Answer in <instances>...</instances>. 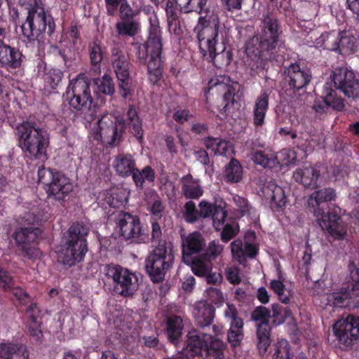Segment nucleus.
<instances>
[{
	"label": "nucleus",
	"instance_id": "1",
	"mask_svg": "<svg viewBox=\"0 0 359 359\" xmlns=\"http://www.w3.org/2000/svg\"><path fill=\"white\" fill-rule=\"evenodd\" d=\"M259 36H254L245 45V65L255 76L267 69L269 61L280 65L285 60V44L283 28L272 13L263 15Z\"/></svg>",
	"mask_w": 359,
	"mask_h": 359
},
{
	"label": "nucleus",
	"instance_id": "2",
	"mask_svg": "<svg viewBox=\"0 0 359 359\" xmlns=\"http://www.w3.org/2000/svg\"><path fill=\"white\" fill-rule=\"evenodd\" d=\"M96 87L95 92L111 96L115 93V85L112 77L104 74L100 78L93 79ZM92 79L86 74L80 73L70 79L66 90V97L69 106L76 112L83 114L88 123L93 121L97 116L98 104L94 100L90 86Z\"/></svg>",
	"mask_w": 359,
	"mask_h": 359
},
{
	"label": "nucleus",
	"instance_id": "3",
	"mask_svg": "<svg viewBox=\"0 0 359 359\" xmlns=\"http://www.w3.org/2000/svg\"><path fill=\"white\" fill-rule=\"evenodd\" d=\"M142 11L152 14L149 18V27L147 40L136 43L135 55L140 64L147 66L148 79L153 85H158L163 78L165 61L163 52L162 30L157 15L151 6H144Z\"/></svg>",
	"mask_w": 359,
	"mask_h": 359
},
{
	"label": "nucleus",
	"instance_id": "4",
	"mask_svg": "<svg viewBox=\"0 0 359 359\" xmlns=\"http://www.w3.org/2000/svg\"><path fill=\"white\" fill-rule=\"evenodd\" d=\"M99 131L96 134L107 147H118L123 140V135L127 127L140 144L144 141L142 121L136 108L130 104L123 116L106 114L97 121Z\"/></svg>",
	"mask_w": 359,
	"mask_h": 359
},
{
	"label": "nucleus",
	"instance_id": "5",
	"mask_svg": "<svg viewBox=\"0 0 359 359\" xmlns=\"http://www.w3.org/2000/svg\"><path fill=\"white\" fill-rule=\"evenodd\" d=\"M17 144L22 153L32 159L46 157L50 144L49 133L35 116H29L18 123L14 129Z\"/></svg>",
	"mask_w": 359,
	"mask_h": 359
},
{
	"label": "nucleus",
	"instance_id": "6",
	"mask_svg": "<svg viewBox=\"0 0 359 359\" xmlns=\"http://www.w3.org/2000/svg\"><path fill=\"white\" fill-rule=\"evenodd\" d=\"M228 37L229 29L224 24L196 35L204 59L217 68L226 67L231 62L232 53L226 47Z\"/></svg>",
	"mask_w": 359,
	"mask_h": 359
},
{
	"label": "nucleus",
	"instance_id": "7",
	"mask_svg": "<svg viewBox=\"0 0 359 359\" xmlns=\"http://www.w3.org/2000/svg\"><path fill=\"white\" fill-rule=\"evenodd\" d=\"M89 231L88 225L83 222L72 223L62 236L58 262L67 268L83 262L88 252Z\"/></svg>",
	"mask_w": 359,
	"mask_h": 359
},
{
	"label": "nucleus",
	"instance_id": "8",
	"mask_svg": "<svg viewBox=\"0 0 359 359\" xmlns=\"http://www.w3.org/2000/svg\"><path fill=\"white\" fill-rule=\"evenodd\" d=\"M44 0H34L28 11L25 22L21 26L22 34L29 41L39 40L46 33L51 36L55 30V23L50 12L43 6Z\"/></svg>",
	"mask_w": 359,
	"mask_h": 359
},
{
	"label": "nucleus",
	"instance_id": "9",
	"mask_svg": "<svg viewBox=\"0 0 359 359\" xmlns=\"http://www.w3.org/2000/svg\"><path fill=\"white\" fill-rule=\"evenodd\" d=\"M38 219L31 212H26L22 217L20 226L16 228L13 238L18 248L23 253V256L30 260L39 257L40 250L37 247V240L41 230L36 226Z\"/></svg>",
	"mask_w": 359,
	"mask_h": 359
},
{
	"label": "nucleus",
	"instance_id": "10",
	"mask_svg": "<svg viewBox=\"0 0 359 359\" xmlns=\"http://www.w3.org/2000/svg\"><path fill=\"white\" fill-rule=\"evenodd\" d=\"M175 255L172 245L161 241L149 252L145 260V270L153 283H161L173 266Z\"/></svg>",
	"mask_w": 359,
	"mask_h": 359
},
{
	"label": "nucleus",
	"instance_id": "11",
	"mask_svg": "<svg viewBox=\"0 0 359 359\" xmlns=\"http://www.w3.org/2000/svg\"><path fill=\"white\" fill-rule=\"evenodd\" d=\"M113 168L121 177L131 176L137 190L144 189L145 182L152 183L156 180L154 170L150 165L137 168L134 156L129 153H118L114 159Z\"/></svg>",
	"mask_w": 359,
	"mask_h": 359
},
{
	"label": "nucleus",
	"instance_id": "12",
	"mask_svg": "<svg viewBox=\"0 0 359 359\" xmlns=\"http://www.w3.org/2000/svg\"><path fill=\"white\" fill-rule=\"evenodd\" d=\"M348 267L351 284L327 294L322 301L325 306L332 309H359V268L353 263L350 264Z\"/></svg>",
	"mask_w": 359,
	"mask_h": 359
},
{
	"label": "nucleus",
	"instance_id": "13",
	"mask_svg": "<svg viewBox=\"0 0 359 359\" xmlns=\"http://www.w3.org/2000/svg\"><path fill=\"white\" fill-rule=\"evenodd\" d=\"M38 177L39 181L44 184L48 198L59 202L65 201L73 190L70 179L56 169L42 165L38 169Z\"/></svg>",
	"mask_w": 359,
	"mask_h": 359
},
{
	"label": "nucleus",
	"instance_id": "14",
	"mask_svg": "<svg viewBox=\"0 0 359 359\" xmlns=\"http://www.w3.org/2000/svg\"><path fill=\"white\" fill-rule=\"evenodd\" d=\"M115 223V229L126 240L134 238L138 243L150 240L147 230L143 226L139 216L128 212L118 210L111 215Z\"/></svg>",
	"mask_w": 359,
	"mask_h": 359
},
{
	"label": "nucleus",
	"instance_id": "15",
	"mask_svg": "<svg viewBox=\"0 0 359 359\" xmlns=\"http://www.w3.org/2000/svg\"><path fill=\"white\" fill-rule=\"evenodd\" d=\"M110 62L117 79L118 92L126 100L133 93L129 58L122 49L114 46L111 48Z\"/></svg>",
	"mask_w": 359,
	"mask_h": 359
},
{
	"label": "nucleus",
	"instance_id": "16",
	"mask_svg": "<svg viewBox=\"0 0 359 359\" xmlns=\"http://www.w3.org/2000/svg\"><path fill=\"white\" fill-rule=\"evenodd\" d=\"M311 79L310 69L299 63H291L285 70L283 90L290 98L297 97L306 91Z\"/></svg>",
	"mask_w": 359,
	"mask_h": 359
},
{
	"label": "nucleus",
	"instance_id": "17",
	"mask_svg": "<svg viewBox=\"0 0 359 359\" xmlns=\"http://www.w3.org/2000/svg\"><path fill=\"white\" fill-rule=\"evenodd\" d=\"M105 275L108 278L112 279L114 291L121 296L130 297L138 287V278L136 274L120 265L107 264Z\"/></svg>",
	"mask_w": 359,
	"mask_h": 359
},
{
	"label": "nucleus",
	"instance_id": "18",
	"mask_svg": "<svg viewBox=\"0 0 359 359\" xmlns=\"http://www.w3.org/2000/svg\"><path fill=\"white\" fill-rule=\"evenodd\" d=\"M190 6L185 10L184 13L196 12L200 15L194 29L196 35L222 25L218 13L212 10L208 4V0H190Z\"/></svg>",
	"mask_w": 359,
	"mask_h": 359
},
{
	"label": "nucleus",
	"instance_id": "19",
	"mask_svg": "<svg viewBox=\"0 0 359 359\" xmlns=\"http://www.w3.org/2000/svg\"><path fill=\"white\" fill-rule=\"evenodd\" d=\"M332 331L343 348L351 347L359 339V316L349 313L341 318L333 325Z\"/></svg>",
	"mask_w": 359,
	"mask_h": 359
},
{
	"label": "nucleus",
	"instance_id": "20",
	"mask_svg": "<svg viewBox=\"0 0 359 359\" xmlns=\"http://www.w3.org/2000/svg\"><path fill=\"white\" fill-rule=\"evenodd\" d=\"M271 313V311L264 306H259L255 307L251 313L252 320L257 323V346L259 353L261 355H264L266 353L267 349L271 343V327L269 325Z\"/></svg>",
	"mask_w": 359,
	"mask_h": 359
},
{
	"label": "nucleus",
	"instance_id": "21",
	"mask_svg": "<svg viewBox=\"0 0 359 359\" xmlns=\"http://www.w3.org/2000/svg\"><path fill=\"white\" fill-rule=\"evenodd\" d=\"M339 208L329 209L327 212L323 211L321 217L318 219L319 225L323 230L327 231L336 239H341L346 234V227L339 214Z\"/></svg>",
	"mask_w": 359,
	"mask_h": 359
},
{
	"label": "nucleus",
	"instance_id": "22",
	"mask_svg": "<svg viewBox=\"0 0 359 359\" xmlns=\"http://www.w3.org/2000/svg\"><path fill=\"white\" fill-rule=\"evenodd\" d=\"M182 259L194 255H201L205 250L206 240L198 231L180 234Z\"/></svg>",
	"mask_w": 359,
	"mask_h": 359
},
{
	"label": "nucleus",
	"instance_id": "23",
	"mask_svg": "<svg viewBox=\"0 0 359 359\" xmlns=\"http://www.w3.org/2000/svg\"><path fill=\"white\" fill-rule=\"evenodd\" d=\"M224 314L230 320V327L227 332L228 342L232 348L238 347L244 337L243 320L238 316V311L233 305L228 304Z\"/></svg>",
	"mask_w": 359,
	"mask_h": 359
},
{
	"label": "nucleus",
	"instance_id": "24",
	"mask_svg": "<svg viewBox=\"0 0 359 359\" xmlns=\"http://www.w3.org/2000/svg\"><path fill=\"white\" fill-rule=\"evenodd\" d=\"M25 56L19 48L7 44L0 39V65L2 67L16 69L21 67Z\"/></svg>",
	"mask_w": 359,
	"mask_h": 359
},
{
	"label": "nucleus",
	"instance_id": "25",
	"mask_svg": "<svg viewBox=\"0 0 359 359\" xmlns=\"http://www.w3.org/2000/svg\"><path fill=\"white\" fill-rule=\"evenodd\" d=\"M208 333L200 332L196 329L189 331L187 335V341L182 348V354L184 355L188 359H191L196 355L201 354L203 348H205V343L206 337L203 334Z\"/></svg>",
	"mask_w": 359,
	"mask_h": 359
},
{
	"label": "nucleus",
	"instance_id": "26",
	"mask_svg": "<svg viewBox=\"0 0 359 359\" xmlns=\"http://www.w3.org/2000/svg\"><path fill=\"white\" fill-rule=\"evenodd\" d=\"M38 72H43L44 88L48 91L57 89L61 85L64 78V72L57 67L48 68L46 63L41 60L37 65Z\"/></svg>",
	"mask_w": 359,
	"mask_h": 359
},
{
	"label": "nucleus",
	"instance_id": "27",
	"mask_svg": "<svg viewBox=\"0 0 359 359\" xmlns=\"http://www.w3.org/2000/svg\"><path fill=\"white\" fill-rule=\"evenodd\" d=\"M320 177L319 169L312 165L302 166L296 169L293 172V178L295 182L311 189L318 187Z\"/></svg>",
	"mask_w": 359,
	"mask_h": 359
},
{
	"label": "nucleus",
	"instance_id": "28",
	"mask_svg": "<svg viewBox=\"0 0 359 359\" xmlns=\"http://www.w3.org/2000/svg\"><path fill=\"white\" fill-rule=\"evenodd\" d=\"M215 308L207 302L196 304L193 315L196 325L203 330L210 329L215 318Z\"/></svg>",
	"mask_w": 359,
	"mask_h": 359
},
{
	"label": "nucleus",
	"instance_id": "29",
	"mask_svg": "<svg viewBox=\"0 0 359 359\" xmlns=\"http://www.w3.org/2000/svg\"><path fill=\"white\" fill-rule=\"evenodd\" d=\"M270 93L267 90H262L255 101L252 117L255 128L262 127L265 123L266 115L269 109Z\"/></svg>",
	"mask_w": 359,
	"mask_h": 359
},
{
	"label": "nucleus",
	"instance_id": "30",
	"mask_svg": "<svg viewBox=\"0 0 359 359\" xmlns=\"http://www.w3.org/2000/svg\"><path fill=\"white\" fill-rule=\"evenodd\" d=\"M206 337L205 343V356L203 359H224V351L226 344L221 339L210 334H203Z\"/></svg>",
	"mask_w": 359,
	"mask_h": 359
},
{
	"label": "nucleus",
	"instance_id": "31",
	"mask_svg": "<svg viewBox=\"0 0 359 359\" xmlns=\"http://www.w3.org/2000/svg\"><path fill=\"white\" fill-rule=\"evenodd\" d=\"M88 53L90 65V72L95 74L101 73L102 62L104 59V47L102 43L95 39L88 44Z\"/></svg>",
	"mask_w": 359,
	"mask_h": 359
},
{
	"label": "nucleus",
	"instance_id": "32",
	"mask_svg": "<svg viewBox=\"0 0 359 359\" xmlns=\"http://www.w3.org/2000/svg\"><path fill=\"white\" fill-rule=\"evenodd\" d=\"M184 325L181 317L172 315L166 320L165 334L169 342L175 346L180 342Z\"/></svg>",
	"mask_w": 359,
	"mask_h": 359
},
{
	"label": "nucleus",
	"instance_id": "33",
	"mask_svg": "<svg viewBox=\"0 0 359 359\" xmlns=\"http://www.w3.org/2000/svg\"><path fill=\"white\" fill-rule=\"evenodd\" d=\"M182 192L186 198L198 199L203 194V189L199 180L193 177L191 174L184 175L181 180Z\"/></svg>",
	"mask_w": 359,
	"mask_h": 359
},
{
	"label": "nucleus",
	"instance_id": "34",
	"mask_svg": "<svg viewBox=\"0 0 359 359\" xmlns=\"http://www.w3.org/2000/svg\"><path fill=\"white\" fill-rule=\"evenodd\" d=\"M251 159L256 165L264 168L272 169L280 164L276 154L269 149L252 151Z\"/></svg>",
	"mask_w": 359,
	"mask_h": 359
},
{
	"label": "nucleus",
	"instance_id": "35",
	"mask_svg": "<svg viewBox=\"0 0 359 359\" xmlns=\"http://www.w3.org/2000/svg\"><path fill=\"white\" fill-rule=\"evenodd\" d=\"M243 169L239 161L232 158L225 165L224 170V180L228 184H237L242 181Z\"/></svg>",
	"mask_w": 359,
	"mask_h": 359
},
{
	"label": "nucleus",
	"instance_id": "36",
	"mask_svg": "<svg viewBox=\"0 0 359 359\" xmlns=\"http://www.w3.org/2000/svg\"><path fill=\"white\" fill-rule=\"evenodd\" d=\"M129 191L123 187H114L109 189L105 196L106 203L111 208H117L127 203Z\"/></svg>",
	"mask_w": 359,
	"mask_h": 359
},
{
	"label": "nucleus",
	"instance_id": "37",
	"mask_svg": "<svg viewBox=\"0 0 359 359\" xmlns=\"http://www.w3.org/2000/svg\"><path fill=\"white\" fill-rule=\"evenodd\" d=\"M182 262L189 266L192 272L197 276L202 277L210 271L212 263L203 258V255H194L189 258L182 259Z\"/></svg>",
	"mask_w": 359,
	"mask_h": 359
},
{
	"label": "nucleus",
	"instance_id": "38",
	"mask_svg": "<svg viewBox=\"0 0 359 359\" xmlns=\"http://www.w3.org/2000/svg\"><path fill=\"white\" fill-rule=\"evenodd\" d=\"M336 198L335 190L332 188H325L313 192L309 197L308 203L316 211L323 203L334 201Z\"/></svg>",
	"mask_w": 359,
	"mask_h": 359
},
{
	"label": "nucleus",
	"instance_id": "39",
	"mask_svg": "<svg viewBox=\"0 0 359 359\" xmlns=\"http://www.w3.org/2000/svg\"><path fill=\"white\" fill-rule=\"evenodd\" d=\"M339 32L332 30L331 32H325L316 39V44L318 46L332 51H337L339 49L338 43L339 41Z\"/></svg>",
	"mask_w": 359,
	"mask_h": 359
},
{
	"label": "nucleus",
	"instance_id": "40",
	"mask_svg": "<svg viewBox=\"0 0 359 359\" xmlns=\"http://www.w3.org/2000/svg\"><path fill=\"white\" fill-rule=\"evenodd\" d=\"M320 98L325 99L328 108L334 111H341L345 107L344 99L339 95L334 89L325 88Z\"/></svg>",
	"mask_w": 359,
	"mask_h": 359
},
{
	"label": "nucleus",
	"instance_id": "41",
	"mask_svg": "<svg viewBox=\"0 0 359 359\" xmlns=\"http://www.w3.org/2000/svg\"><path fill=\"white\" fill-rule=\"evenodd\" d=\"M269 188L271 191L270 203L271 209L273 211H282L287 203L285 191L282 187L275 184L271 185Z\"/></svg>",
	"mask_w": 359,
	"mask_h": 359
},
{
	"label": "nucleus",
	"instance_id": "42",
	"mask_svg": "<svg viewBox=\"0 0 359 359\" xmlns=\"http://www.w3.org/2000/svg\"><path fill=\"white\" fill-rule=\"evenodd\" d=\"M353 71L346 66H338L333 67L330 79L334 83V86L336 89L340 90L342 88V85L346 84L348 79L351 78V76L353 74Z\"/></svg>",
	"mask_w": 359,
	"mask_h": 359
},
{
	"label": "nucleus",
	"instance_id": "43",
	"mask_svg": "<svg viewBox=\"0 0 359 359\" xmlns=\"http://www.w3.org/2000/svg\"><path fill=\"white\" fill-rule=\"evenodd\" d=\"M116 31L118 36L134 37L140 31V24L137 20L117 22Z\"/></svg>",
	"mask_w": 359,
	"mask_h": 359
},
{
	"label": "nucleus",
	"instance_id": "44",
	"mask_svg": "<svg viewBox=\"0 0 359 359\" xmlns=\"http://www.w3.org/2000/svg\"><path fill=\"white\" fill-rule=\"evenodd\" d=\"M273 324L276 326L283 324L285 320L292 317L291 310L287 306H283L279 304H273L271 306Z\"/></svg>",
	"mask_w": 359,
	"mask_h": 359
},
{
	"label": "nucleus",
	"instance_id": "45",
	"mask_svg": "<svg viewBox=\"0 0 359 359\" xmlns=\"http://www.w3.org/2000/svg\"><path fill=\"white\" fill-rule=\"evenodd\" d=\"M339 90L348 98L353 100L359 99V79L356 77L354 72L346 84L342 85V88Z\"/></svg>",
	"mask_w": 359,
	"mask_h": 359
},
{
	"label": "nucleus",
	"instance_id": "46",
	"mask_svg": "<svg viewBox=\"0 0 359 359\" xmlns=\"http://www.w3.org/2000/svg\"><path fill=\"white\" fill-rule=\"evenodd\" d=\"M290 345L286 339L278 340L275 344V352L273 359H291L293 353L291 352Z\"/></svg>",
	"mask_w": 359,
	"mask_h": 359
},
{
	"label": "nucleus",
	"instance_id": "47",
	"mask_svg": "<svg viewBox=\"0 0 359 359\" xmlns=\"http://www.w3.org/2000/svg\"><path fill=\"white\" fill-rule=\"evenodd\" d=\"M223 250V246L219 245L218 240H213L206 245L205 250L201 253L203 258L208 262L215 260Z\"/></svg>",
	"mask_w": 359,
	"mask_h": 359
},
{
	"label": "nucleus",
	"instance_id": "48",
	"mask_svg": "<svg viewBox=\"0 0 359 359\" xmlns=\"http://www.w3.org/2000/svg\"><path fill=\"white\" fill-rule=\"evenodd\" d=\"M184 219L189 224H194L201 217L199 212L196 209V204L192 201H189L184 204Z\"/></svg>",
	"mask_w": 359,
	"mask_h": 359
},
{
	"label": "nucleus",
	"instance_id": "49",
	"mask_svg": "<svg viewBox=\"0 0 359 359\" xmlns=\"http://www.w3.org/2000/svg\"><path fill=\"white\" fill-rule=\"evenodd\" d=\"M212 223L217 231L220 230L225 222L227 217V211L220 205H217L212 214Z\"/></svg>",
	"mask_w": 359,
	"mask_h": 359
},
{
	"label": "nucleus",
	"instance_id": "50",
	"mask_svg": "<svg viewBox=\"0 0 359 359\" xmlns=\"http://www.w3.org/2000/svg\"><path fill=\"white\" fill-rule=\"evenodd\" d=\"M339 49L337 51L341 54H346L353 50L355 45L354 40L351 36L346 35V32H339Z\"/></svg>",
	"mask_w": 359,
	"mask_h": 359
},
{
	"label": "nucleus",
	"instance_id": "51",
	"mask_svg": "<svg viewBox=\"0 0 359 359\" xmlns=\"http://www.w3.org/2000/svg\"><path fill=\"white\" fill-rule=\"evenodd\" d=\"M165 11L167 20H175L179 18L177 8L179 6L176 4L175 0H161L160 4Z\"/></svg>",
	"mask_w": 359,
	"mask_h": 359
},
{
	"label": "nucleus",
	"instance_id": "52",
	"mask_svg": "<svg viewBox=\"0 0 359 359\" xmlns=\"http://www.w3.org/2000/svg\"><path fill=\"white\" fill-rule=\"evenodd\" d=\"M164 210L165 205H163L161 198L155 193L154 201L148 208V210L152 215L151 219H161L163 216Z\"/></svg>",
	"mask_w": 359,
	"mask_h": 359
},
{
	"label": "nucleus",
	"instance_id": "53",
	"mask_svg": "<svg viewBox=\"0 0 359 359\" xmlns=\"http://www.w3.org/2000/svg\"><path fill=\"white\" fill-rule=\"evenodd\" d=\"M15 285V281L11 273L0 267V289L4 292L11 291Z\"/></svg>",
	"mask_w": 359,
	"mask_h": 359
},
{
	"label": "nucleus",
	"instance_id": "54",
	"mask_svg": "<svg viewBox=\"0 0 359 359\" xmlns=\"http://www.w3.org/2000/svg\"><path fill=\"white\" fill-rule=\"evenodd\" d=\"M192 117L193 114L188 108L176 109L172 114L173 120L180 125L184 124Z\"/></svg>",
	"mask_w": 359,
	"mask_h": 359
},
{
	"label": "nucleus",
	"instance_id": "55",
	"mask_svg": "<svg viewBox=\"0 0 359 359\" xmlns=\"http://www.w3.org/2000/svg\"><path fill=\"white\" fill-rule=\"evenodd\" d=\"M243 243L241 241H234L231 243V252L233 257L237 259L241 264H245L247 262V259L243 256Z\"/></svg>",
	"mask_w": 359,
	"mask_h": 359
},
{
	"label": "nucleus",
	"instance_id": "56",
	"mask_svg": "<svg viewBox=\"0 0 359 359\" xmlns=\"http://www.w3.org/2000/svg\"><path fill=\"white\" fill-rule=\"evenodd\" d=\"M233 201L242 216L250 215L252 207L246 198L240 196H235L233 197Z\"/></svg>",
	"mask_w": 359,
	"mask_h": 359
},
{
	"label": "nucleus",
	"instance_id": "57",
	"mask_svg": "<svg viewBox=\"0 0 359 359\" xmlns=\"http://www.w3.org/2000/svg\"><path fill=\"white\" fill-rule=\"evenodd\" d=\"M119 10V16L121 21L135 20V12L133 10L128 1L122 4L118 8Z\"/></svg>",
	"mask_w": 359,
	"mask_h": 359
},
{
	"label": "nucleus",
	"instance_id": "58",
	"mask_svg": "<svg viewBox=\"0 0 359 359\" xmlns=\"http://www.w3.org/2000/svg\"><path fill=\"white\" fill-rule=\"evenodd\" d=\"M41 326V320H36L34 317H32V321H28V331L29 334L36 339H40L42 337Z\"/></svg>",
	"mask_w": 359,
	"mask_h": 359
},
{
	"label": "nucleus",
	"instance_id": "59",
	"mask_svg": "<svg viewBox=\"0 0 359 359\" xmlns=\"http://www.w3.org/2000/svg\"><path fill=\"white\" fill-rule=\"evenodd\" d=\"M11 290L13 291V296L21 305H27L31 302L30 295L22 288L13 286Z\"/></svg>",
	"mask_w": 359,
	"mask_h": 359
},
{
	"label": "nucleus",
	"instance_id": "60",
	"mask_svg": "<svg viewBox=\"0 0 359 359\" xmlns=\"http://www.w3.org/2000/svg\"><path fill=\"white\" fill-rule=\"evenodd\" d=\"M18 346L12 343H0V358L10 359L14 351L18 350Z\"/></svg>",
	"mask_w": 359,
	"mask_h": 359
},
{
	"label": "nucleus",
	"instance_id": "61",
	"mask_svg": "<svg viewBox=\"0 0 359 359\" xmlns=\"http://www.w3.org/2000/svg\"><path fill=\"white\" fill-rule=\"evenodd\" d=\"M216 205V204L210 203L205 200L201 201L198 204L200 208V210H198L200 217L208 218L212 216Z\"/></svg>",
	"mask_w": 359,
	"mask_h": 359
},
{
	"label": "nucleus",
	"instance_id": "62",
	"mask_svg": "<svg viewBox=\"0 0 359 359\" xmlns=\"http://www.w3.org/2000/svg\"><path fill=\"white\" fill-rule=\"evenodd\" d=\"M151 240L152 242L157 241L159 243L161 241H166L162 239V229L161 226L156 219H151Z\"/></svg>",
	"mask_w": 359,
	"mask_h": 359
},
{
	"label": "nucleus",
	"instance_id": "63",
	"mask_svg": "<svg viewBox=\"0 0 359 359\" xmlns=\"http://www.w3.org/2000/svg\"><path fill=\"white\" fill-rule=\"evenodd\" d=\"M127 0H104L107 14L109 16H114L118 7Z\"/></svg>",
	"mask_w": 359,
	"mask_h": 359
},
{
	"label": "nucleus",
	"instance_id": "64",
	"mask_svg": "<svg viewBox=\"0 0 359 359\" xmlns=\"http://www.w3.org/2000/svg\"><path fill=\"white\" fill-rule=\"evenodd\" d=\"M236 234L235 229L231 224H226L224 226L221 233V239L223 242L227 243L231 240Z\"/></svg>",
	"mask_w": 359,
	"mask_h": 359
}]
</instances>
